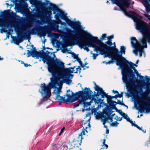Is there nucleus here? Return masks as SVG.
Returning a JSON list of instances; mask_svg holds the SVG:
<instances>
[{
  "mask_svg": "<svg viewBox=\"0 0 150 150\" xmlns=\"http://www.w3.org/2000/svg\"><path fill=\"white\" fill-rule=\"evenodd\" d=\"M50 32H51V30H46L43 32L42 34H41L40 35V37H41L42 36H44L45 35L46 33H47L48 34H49V33H50Z\"/></svg>",
  "mask_w": 150,
  "mask_h": 150,
  "instance_id": "27",
  "label": "nucleus"
},
{
  "mask_svg": "<svg viewBox=\"0 0 150 150\" xmlns=\"http://www.w3.org/2000/svg\"><path fill=\"white\" fill-rule=\"evenodd\" d=\"M98 91H97V93H95L96 96L97 97L99 96L100 95L101 96V97L102 98H104L105 95L106 94V93L102 89V88H101L100 89H98Z\"/></svg>",
  "mask_w": 150,
  "mask_h": 150,
  "instance_id": "17",
  "label": "nucleus"
},
{
  "mask_svg": "<svg viewBox=\"0 0 150 150\" xmlns=\"http://www.w3.org/2000/svg\"><path fill=\"white\" fill-rule=\"evenodd\" d=\"M68 53L71 54L72 57H73V58L74 59H77L78 57V54L76 55V54L74 53L73 52H68Z\"/></svg>",
  "mask_w": 150,
  "mask_h": 150,
  "instance_id": "29",
  "label": "nucleus"
},
{
  "mask_svg": "<svg viewBox=\"0 0 150 150\" xmlns=\"http://www.w3.org/2000/svg\"><path fill=\"white\" fill-rule=\"evenodd\" d=\"M122 117L120 118V117H118L117 116H116V117L115 118V119H116L117 120L121 121L122 120Z\"/></svg>",
  "mask_w": 150,
  "mask_h": 150,
  "instance_id": "37",
  "label": "nucleus"
},
{
  "mask_svg": "<svg viewBox=\"0 0 150 150\" xmlns=\"http://www.w3.org/2000/svg\"><path fill=\"white\" fill-rule=\"evenodd\" d=\"M69 92L71 93V96H73L71 99V103L75 101L78 99L80 97L81 98L79 99V103L83 104H85L86 101L88 99V95H86L84 89L82 91H79L78 92H76L75 93L71 91H70L69 89L67 90V92Z\"/></svg>",
  "mask_w": 150,
  "mask_h": 150,
  "instance_id": "9",
  "label": "nucleus"
},
{
  "mask_svg": "<svg viewBox=\"0 0 150 150\" xmlns=\"http://www.w3.org/2000/svg\"><path fill=\"white\" fill-rule=\"evenodd\" d=\"M61 91L60 90L58 89V92L56 94V98L55 99V100H58L59 101H62L64 103H67L68 102H70L71 99V98L73 96L70 95L69 94H68L67 92L66 93V95H64V97L61 96L59 95V92Z\"/></svg>",
  "mask_w": 150,
  "mask_h": 150,
  "instance_id": "12",
  "label": "nucleus"
},
{
  "mask_svg": "<svg viewBox=\"0 0 150 150\" xmlns=\"http://www.w3.org/2000/svg\"><path fill=\"white\" fill-rule=\"evenodd\" d=\"M85 130L86 131V129H83L82 132L79 135L78 138H79V139H81V141L82 139V135L85 134Z\"/></svg>",
  "mask_w": 150,
  "mask_h": 150,
  "instance_id": "26",
  "label": "nucleus"
},
{
  "mask_svg": "<svg viewBox=\"0 0 150 150\" xmlns=\"http://www.w3.org/2000/svg\"><path fill=\"white\" fill-rule=\"evenodd\" d=\"M139 77L141 79H142V82H144V77L143 76L141 75H139Z\"/></svg>",
  "mask_w": 150,
  "mask_h": 150,
  "instance_id": "44",
  "label": "nucleus"
},
{
  "mask_svg": "<svg viewBox=\"0 0 150 150\" xmlns=\"http://www.w3.org/2000/svg\"><path fill=\"white\" fill-rule=\"evenodd\" d=\"M105 133L106 134H108L109 133V130L108 129H106Z\"/></svg>",
  "mask_w": 150,
  "mask_h": 150,
  "instance_id": "61",
  "label": "nucleus"
},
{
  "mask_svg": "<svg viewBox=\"0 0 150 150\" xmlns=\"http://www.w3.org/2000/svg\"><path fill=\"white\" fill-rule=\"evenodd\" d=\"M145 77L146 80L148 84L146 87V93H149L150 92V88H149V87L150 86V82H149V81H150V78L149 77H148L147 76H145Z\"/></svg>",
  "mask_w": 150,
  "mask_h": 150,
  "instance_id": "20",
  "label": "nucleus"
},
{
  "mask_svg": "<svg viewBox=\"0 0 150 150\" xmlns=\"http://www.w3.org/2000/svg\"><path fill=\"white\" fill-rule=\"evenodd\" d=\"M121 115H122L125 119H126L127 117L128 116L124 112L122 113Z\"/></svg>",
  "mask_w": 150,
  "mask_h": 150,
  "instance_id": "39",
  "label": "nucleus"
},
{
  "mask_svg": "<svg viewBox=\"0 0 150 150\" xmlns=\"http://www.w3.org/2000/svg\"><path fill=\"white\" fill-rule=\"evenodd\" d=\"M126 119L127 121L129 122L131 120L130 118L128 116L127 117L126 119Z\"/></svg>",
  "mask_w": 150,
  "mask_h": 150,
  "instance_id": "52",
  "label": "nucleus"
},
{
  "mask_svg": "<svg viewBox=\"0 0 150 150\" xmlns=\"http://www.w3.org/2000/svg\"><path fill=\"white\" fill-rule=\"evenodd\" d=\"M80 104H81L79 103H79L74 105L75 107H78Z\"/></svg>",
  "mask_w": 150,
  "mask_h": 150,
  "instance_id": "57",
  "label": "nucleus"
},
{
  "mask_svg": "<svg viewBox=\"0 0 150 150\" xmlns=\"http://www.w3.org/2000/svg\"><path fill=\"white\" fill-rule=\"evenodd\" d=\"M123 103H122L120 100H117V102H116V104H118L122 105L123 104Z\"/></svg>",
  "mask_w": 150,
  "mask_h": 150,
  "instance_id": "41",
  "label": "nucleus"
},
{
  "mask_svg": "<svg viewBox=\"0 0 150 150\" xmlns=\"http://www.w3.org/2000/svg\"><path fill=\"white\" fill-rule=\"evenodd\" d=\"M36 29H32L31 31H27L26 32L24 33V35H22L21 36L23 38H25L26 39H29L30 38V34H32V35H34L36 34Z\"/></svg>",
  "mask_w": 150,
  "mask_h": 150,
  "instance_id": "16",
  "label": "nucleus"
},
{
  "mask_svg": "<svg viewBox=\"0 0 150 150\" xmlns=\"http://www.w3.org/2000/svg\"><path fill=\"white\" fill-rule=\"evenodd\" d=\"M116 105V104H115L113 106H112L111 107L113 109H115L116 111H117L118 109L117 108L115 105Z\"/></svg>",
  "mask_w": 150,
  "mask_h": 150,
  "instance_id": "42",
  "label": "nucleus"
},
{
  "mask_svg": "<svg viewBox=\"0 0 150 150\" xmlns=\"http://www.w3.org/2000/svg\"><path fill=\"white\" fill-rule=\"evenodd\" d=\"M98 55V54L93 53V57L94 59H96V57Z\"/></svg>",
  "mask_w": 150,
  "mask_h": 150,
  "instance_id": "38",
  "label": "nucleus"
},
{
  "mask_svg": "<svg viewBox=\"0 0 150 150\" xmlns=\"http://www.w3.org/2000/svg\"><path fill=\"white\" fill-rule=\"evenodd\" d=\"M63 80L65 81L66 83L67 84H70V83L72 81L71 79H69V78H68V77H67L66 78H65Z\"/></svg>",
  "mask_w": 150,
  "mask_h": 150,
  "instance_id": "28",
  "label": "nucleus"
},
{
  "mask_svg": "<svg viewBox=\"0 0 150 150\" xmlns=\"http://www.w3.org/2000/svg\"><path fill=\"white\" fill-rule=\"evenodd\" d=\"M112 92L114 93H117V94L118 93H119L117 91L114 90H113L112 91Z\"/></svg>",
  "mask_w": 150,
  "mask_h": 150,
  "instance_id": "51",
  "label": "nucleus"
},
{
  "mask_svg": "<svg viewBox=\"0 0 150 150\" xmlns=\"http://www.w3.org/2000/svg\"><path fill=\"white\" fill-rule=\"evenodd\" d=\"M106 115L107 116V117L105 116H103V117H104L105 118L106 120H107L108 119H110V121L111 122H112L113 121V118L110 116V115H109V114L108 112L106 113Z\"/></svg>",
  "mask_w": 150,
  "mask_h": 150,
  "instance_id": "25",
  "label": "nucleus"
},
{
  "mask_svg": "<svg viewBox=\"0 0 150 150\" xmlns=\"http://www.w3.org/2000/svg\"><path fill=\"white\" fill-rule=\"evenodd\" d=\"M128 65H129V68H132L133 67H134V66H135L136 67H137V65L133 63L132 62L130 61L128 63H125L123 64V67H121L120 68L121 69H123L124 68H127V66H129Z\"/></svg>",
  "mask_w": 150,
  "mask_h": 150,
  "instance_id": "18",
  "label": "nucleus"
},
{
  "mask_svg": "<svg viewBox=\"0 0 150 150\" xmlns=\"http://www.w3.org/2000/svg\"><path fill=\"white\" fill-rule=\"evenodd\" d=\"M80 65H81V67H84L85 65H84V64H83L82 63V62H81V63L80 64Z\"/></svg>",
  "mask_w": 150,
  "mask_h": 150,
  "instance_id": "56",
  "label": "nucleus"
},
{
  "mask_svg": "<svg viewBox=\"0 0 150 150\" xmlns=\"http://www.w3.org/2000/svg\"><path fill=\"white\" fill-rule=\"evenodd\" d=\"M107 38V37H106V34H103L101 37L100 38V40L101 41H103L105 40V38Z\"/></svg>",
  "mask_w": 150,
  "mask_h": 150,
  "instance_id": "30",
  "label": "nucleus"
},
{
  "mask_svg": "<svg viewBox=\"0 0 150 150\" xmlns=\"http://www.w3.org/2000/svg\"><path fill=\"white\" fill-rule=\"evenodd\" d=\"M143 106L145 107V108H141L139 111L140 112V113L143 112L144 111V110L145 109L146 111H148V112H150V105H148L147 106H146L144 104L143 105ZM139 111L138 113H139Z\"/></svg>",
  "mask_w": 150,
  "mask_h": 150,
  "instance_id": "22",
  "label": "nucleus"
},
{
  "mask_svg": "<svg viewBox=\"0 0 150 150\" xmlns=\"http://www.w3.org/2000/svg\"><path fill=\"white\" fill-rule=\"evenodd\" d=\"M94 84L95 85V87L94 89L95 91H98V89H100L101 88L99 87L97 85L95 82H94Z\"/></svg>",
  "mask_w": 150,
  "mask_h": 150,
  "instance_id": "31",
  "label": "nucleus"
},
{
  "mask_svg": "<svg viewBox=\"0 0 150 150\" xmlns=\"http://www.w3.org/2000/svg\"><path fill=\"white\" fill-rule=\"evenodd\" d=\"M116 112H118V113H119V114H120L121 115H122V113H123V112L122 111V110H117V111H116Z\"/></svg>",
  "mask_w": 150,
  "mask_h": 150,
  "instance_id": "43",
  "label": "nucleus"
},
{
  "mask_svg": "<svg viewBox=\"0 0 150 150\" xmlns=\"http://www.w3.org/2000/svg\"><path fill=\"white\" fill-rule=\"evenodd\" d=\"M125 14L129 17L131 18L136 23V28L138 30H139L143 35H150V30L148 28L147 23L142 20V18L139 16L138 14L133 11H125Z\"/></svg>",
  "mask_w": 150,
  "mask_h": 150,
  "instance_id": "5",
  "label": "nucleus"
},
{
  "mask_svg": "<svg viewBox=\"0 0 150 150\" xmlns=\"http://www.w3.org/2000/svg\"><path fill=\"white\" fill-rule=\"evenodd\" d=\"M74 75L71 74H68V75L67 76L68 78H69V77H71V79H72V78L73 77Z\"/></svg>",
  "mask_w": 150,
  "mask_h": 150,
  "instance_id": "50",
  "label": "nucleus"
},
{
  "mask_svg": "<svg viewBox=\"0 0 150 150\" xmlns=\"http://www.w3.org/2000/svg\"><path fill=\"white\" fill-rule=\"evenodd\" d=\"M96 119H99L100 118V114H98L96 115Z\"/></svg>",
  "mask_w": 150,
  "mask_h": 150,
  "instance_id": "48",
  "label": "nucleus"
},
{
  "mask_svg": "<svg viewBox=\"0 0 150 150\" xmlns=\"http://www.w3.org/2000/svg\"><path fill=\"white\" fill-rule=\"evenodd\" d=\"M74 35L76 38L75 41L81 49L83 48L88 52L89 51L88 47H92L94 48V50L96 53L99 51V47L93 44L96 42L92 40L95 37L86 33L84 30L82 29L79 31H76Z\"/></svg>",
  "mask_w": 150,
  "mask_h": 150,
  "instance_id": "2",
  "label": "nucleus"
},
{
  "mask_svg": "<svg viewBox=\"0 0 150 150\" xmlns=\"http://www.w3.org/2000/svg\"><path fill=\"white\" fill-rule=\"evenodd\" d=\"M47 14H48V15L50 16L51 15L52 13V12L51 11H48L47 12Z\"/></svg>",
  "mask_w": 150,
  "mask_h": 150,
  "instance_id": "58",
  "label": "nucleus"
},
{
  "mask_svg": "<svg viewBox=\"0 0 150 150\" xmlns=\"http://www.w3.org/2000/svg\"><path fill=\"white\" fill-rule=\"evenodd\" d=\"M112 98H115L116 99L117 98V94L115 95V96H111Z\"/></svg>",
  "mask_w": 150,
  "mask_h": 150,
  "instance_id": "55",
  "label": "nucleus"
},
{
  "mask_svg": "<svg viewBox=\"0 0 150 150\" xmlns=\"http://www.w3.org/2000/svg\"><path fill=\"white\" fill-rule=\"evenodd\" d=\"M54 87H52L50 85V83L49 85H46L45 83L41 84L40 87L41 91L39 89V91L41 93L42 97V99H41L39 105H40L43 103L44 102L50 98L51 93L50 88Z\"/></svg>",
  "mask_w": 150,
  "mask_h": 150,
  "instance_id": "10",
  "label": "nucleus"
},
{
  "mask_svg": "<svg viewBox=\"0 0 150 150\" xmlns=\"http://www.w3.org/2000/svg\"><path fill=\"white\" fill-rule=\"evenodd\" d=\"M84 90L86 95H88V99H94L95 98H94L95 97H96L95 94L96 92H95L94 93L92 94L93 92L90 90L89 88L85 87Z\"/></svg>",
  "mask_w": 150,
  "mask_h": 150,
  "instance_id": "14",
  "label": "nucleus"
},
{
  "mask_svg": "<svg viewBox=\"0 0 150 150\" xmlns=\"http://www.w3.org/2000/svg\"><path fill=\"white\" fill-rule=\"evenodd\" d=\"M3 16L4 17H9L11 19L15 20L16 18L13 15H12L11 13L10 10H4L2 12Z\"/></svg>",
  "mask_w": 150,
  "mask_h": 150,
  "instance_id": "15",
  "label": "nucleus"
},
{
  "mask_svg": "<svg viewBox=\"0 0 150 150\" xmlns=\"http://www.w3.org/2000/svg\"><path fill=\"white\" fill-rule=\"evenodd\" d=\"M132 69L136 74H138V71L134 67L130 68L129 66H127V68L121 69L122 80L123 82L125 83L126 87L128 90L131 89L132 86L134 84L135 80L136 79Z\"/></svg>",
  "mask_w": 150,
  "mask_h": 150,
  "instance_id": "6",
  "label": "nucleus"
},
{
  "mask_svg": "<svg viewBox=\"0 0 150 150\" xmlns=\"http://www.w3.org/2000/svg\"><path fill=\"white\" fill-rule=\"evenodd\" d=\"M144 16L147 18L150 21V15L148 14H144Z\"/></svg>",
  "mask_w": 150,
  "mask_h": 150,
  "instance_id": "40",
  "label": "nucleus"
},
{
  "mask_svg": "<svg viewBox=\"0 0 150 150\" xmlns=\"http://www.w3.org/2000/svg\"><path fill=\"white\" fill-rule=\"evenodd\" d=\"M50 6L49 7V9L53 11V13L54 14H56V12H57V14L55 15L56 19L62 25H64L65 22L62 21L59 19V17H60L61 19L65 20L69 26L75 30V31L71 30V32H75L76 33V31H79L81 29V26L79 21H71L66 17L67 13L65 14L64 12L61 11L55 5L50 3Z\"/></svg>",
  "mask_w": 150,
  "mask_h": 150,
  "instance_id": "3",
  "label": "nucleus"
},
{
  "mask_svg": "<svg viewBox=\"0 0 150 150\" xmlns=\"http://www.w3.org/2000/svg\"><path fill=\"white\" fill-rule=\"evenodd\" d=\"M76 59V61H78L79 64L81 63L82 61H81L80 59L79 58V57H78Z\"/></svg>",
  "mask_w": 150,
  "mask_h": 150,
  "instance_id": "46",
  "label": "nucleus"
},
{
  "mask_svg": "<svg viewBox=\"0 0 150 150\" xmlns=\"http://www.w3.org/2000/svg\"><path fill=\"white\" fill-rule=\"evenodd\" d=\"M123 92H121V93L120 94H119V93L117 94V98L118 97L119 98H121L123 97Z\"/></svg>",
  "mask_w": 150,
  "mask_h": 150,
  "instance_id": "36",
  "label": "nucleus"
},
{
  "mask_svg": "<svg viewBox=\"0 0 150 150\" xmlns=\"http://www.w3.org/2000/svg\"><path fill=\"white\" fill-rule=\"evenodd\" d=\"M94 100L95 101L96 103L99 104V103L101 104L103 101V100L101 98H98V97H97V99L95 98Z\"/></svg>",
  "mask_w": 150,
  "mask_h": 150,
  "instance_id": "24",
  "label": "nucleus"
},
{
  "mask_svg": "<svg viewBox=\"0 0 150 150\" xmlns=\"http://www.w3.org/2000/svg\"><path fill=\"white\" fill-rule=\"evenodd\" d=\"M110 54H108V57H109L110 58H111L112 59L110 60H109L108 62H105L106 64V65H107L108 64H110L112 63H113V62L115 61H116L115 59L116 58L115 56H114V55H113V56L110 55Z\"/></svg>",
  "mask_w": 150,
  "mask_h": 150,
  "instance_id": "21",
  "label": "nucleus"
},
{
  "mask_svg": "<svg viewBox=\"0 0 150 150\" xmlns=\"http://www.w3.org/2000/svg\"><path fill=\"white\" fill-rule=\"evenodd\" d=\"M75 67L74 66L73 67L65 69L64 63L59 60L50 72L52 75L50 79L51 83H50V85L52 87L62 85V81L61 79H64L68 74L74 73V69Z\"/></svg>",
  "mask_w": 150,
  "mask_h": 150,
  "instance_id": "1",
  "label": "nucleus"
},
{
  "mask_svg": "<svg viewBox=\"0 0 150 150\" xmlns=\"http://www.w3.org/2000/svg\"><path fill=\"white\" fill-rule=\"evenodd\" d=\"M120 47V52H121L122 51H125L126 49L125 47L123 46H121Z\"/></svg>",
  "mask_w": 150,
  "mask_h": 150,
  "instance_id": "35",
  "label": "nucleus"
},
{
  "mask_svg": "<svg viewBox=\"0 0 150 150\" xmlns=\"http://www.w3.org/2000/svg\"><path fill=\"white\" fill-rule=\"evenodd\" d=\"M138 51L137 50H136V49L135 50H134V53L137 56L138 55Z\"/></svg>",
  "mask_w": 150,
  "mask_h": 150,
  "instance_id": "49",
  "label": "nucleus"
},
{
  "mask_svg": "<svg viewBox=\"0 0 150 150\" xmlns=\"http://www.w3.org/2000/svg\"><path fill=\"white\" fill-rule=\"evenodd\" d=\"M129 122H130L132 126H134V124L133 123V122L131 120Z\"/></svg>",
  "mask_w": 150,
  "mask_h": 150,
  "instance_id": "60",
  "label": "nucleus"
},
{
  "mask_svg": "<svg viewBox=\"0 0 150 150\" xmlns=\"http://www.w3.org/2000/svg\"><path fill=\"white\" fill-rule=\"evenodd\" d=\"M65 129V127H63L61 130H60V132H63L64 130V129Z\"/></svg>",
  "mask_w": 150,
  "mask_h": 150,
  "instance_id": "59",
  "label": "nucleus"
},
{
  "mask_svg": "<svg viewBox=\"0 0 150 150\" xmlns=\"http://www.w3.org/2000/svg\"><path fill=\"white\" fill-rule=\"evenodd\" d=\"M93 40L96 42V44H97L99 47V52L100 54L102 55L106 54H109L111 53H113V52H111L109 50L110 49L108 47H111L112 45V42L108 40V43L107 45L103 43L102 41L100 40L98 38L96 37H94L93 38Z\"/></svg>",
  "mask_w": 150,
  "mask_h": 150,
  "instance_id": "8",
  "label": "nucleus"
},
{
  "mask_svg": "<svg viewBox=\"0 0 150 150\" xmlns=\"http://www.w3.org/2000/svg\"><path fill=\"white\" fill-rule=\"evenodd\" d=\"M119 124V123L116 121H115L114 122H112L111 124V125L112 126H115L117 127V125Z\"/></svg>",
  "mask_w": 150,
  "mask_h": 150,
  "instance_id": "32",
  "label": "nucleus"
},
{
  "mask_svg": "<svg viewBox=\"0 0 150 150\" xmlns=\"http://www.w3.org/2000/svg\"><path fill=\"white\" fill-rule=\"evenodd\" d=\"M105 141H106V140L105 139H104L103 140V144H105Z\"/></svg>",
  "mask_w": 150,
  "mask_h": 150,
  "instance_id": "62",
  "label": "nucleus"
},
{
  "mask_svg": "<svg viewBox=\"0 0 150 150\" xmlns=\"http://www.w3.org/2000/svg\"><path fill=\"white\" fill-rule=\"evenodd\" d=\"M131 44L133 47L139 52V56L142 57V53L144 52L143 47L135 37H133L131 39Z\"/></svg>",
  "mask_w": 150,
  "mask_h": 150,
  "instance_id": "11",
  "label": "nucleus"
},
{
  "mask_svg": "<svg viewBox=\"0 0 150 150\" xmlns=\"http://www.w3.org/2000/svg\"><path fill=\"white\" fill-rule=\"evenodd\" d=\"M134 126L136 127H137V129H138L139 127L137 124H134Z\"/></svg>",
  "mask_w": 150,
  "mask_h": 150,
  "instance_id": "54",
  "label": "nucleus"
},
{
  "mask_svg": "<svg viewBox=\"0 0 150 150\" xmlns=\"http://www.w3.org/2000/svg\"><path fill=\"white\" fill-rule=\"evenodd\" d=\"M110 49L109 50L111 52H113V54L115 56V59L116 62V64L117 66H119L120 67H123V64L125 63H127L129 61L127 60L125 58L123 57V54H125V51H122L121 52L118 50V49L116 48H114L113 47H108Z\"/></svg>",
  "mask_w": 150,
  "mask_h": 150,
  "instance_id": "7",
  "label": "nucleus"
},
{
  "mask_svg": "<svg viewBox=\"0 0 150 150\" xmlns=\"http://www.w3.org/2000/svg\"><path fill=\"white\" fill-rule=\"evenodd\" d=\"M147 42L150 44V35L146 34L143 35V38L141 40L143 46V49L144 48H147L146 42Z\"/></svg>",
  "mask_w": 150,
  "mask_h": 150,
  "instance_id": "13",
  "label": "nucleus"
},
{
  "mask_svg": "<svg viewBox=\"0 0 150 150\" xmlns=\"http://www.w3.org/2000/svg\"><path fill=\"white\" fill-rule=\"evenodd\" d=\"M123 105H123V106H124L126 107L127 108H128V107L127 105H125V104L124 103H123Z\"/></svg>",
  "mask_w": 150,
  "mask_h": 150,
  "instance_id": "64",
  "label": "nucleus"
},
{
  "mask_svg": "<svg viewBox=\"0 0 150 150\" xmlns=\"http://www.w3.org/2000/svg\"><path fill=\"white\" fill-rule=\"evenodd\" d=\"M105 97L107 98V101L108 102V103L110 101L114 102V101L112 100V98L111 96L108 95V93H106V94L105 95Z\"/></svg>",
  "mask_w": 150,
  "mask_h": 150,
  "instance_id": "23",
  "label": "nucleus"
},
{
  "mask_svg": "<svg viewBox=\"0 0 150 150\" xmlns=\"http://www.w3.org/2000/svg\"><path fill=\"white\" fill-rule=\"evenodd\" d=\"M78 69H79V70H81V68L80 66H79L78 67V68H76V71L74 72V73H78Z\"/></svg>",
  "mask_w": 150,
  "mask_h": 150,
  "instance_id": "45",
  "label": "nucleus"
},
{
  "mask_svg": "<svg viewBox=\"0 0 150 150\" xmlns=\"http://www.w3.org/2000/svg\"><path fill=\"white\" fill-rule=\"evenodd\" d=\"M24 66L25 67H28V66H31V65L29 64H28L27 63H24V64H23Z\"/></svg>",
  "mask_w": 150,
  "mask_h": 150,
  "instance_id": "47",
  "label": "nucleus"
},
{
  "mask_svg": "<svg viewBox=\"0 0 150 150\" xmlns=\"http://www.w3.org/2000/svg\"><path fill=\"white\" fill-rule=\"evenodd\" d=\"M90 120V119H89L87 121H85V120H83V124H82V127H83V129H86V132H88L86 130V129L88 128H90L91 127L90 125V124L89 123H88V121H89Z\"/></svg>",
  "mask_w": 150,
  "mask_h": 150,
  "instance_id": "19",
  "label": "nucleus"
},
{
  "mask_svg": "<svg viewBox=\"0 0 150 150\" xmlns=\"http://www.w3.org/2000/svg\"><path fill=\"white\" fill-rule=\"evenodd\" d=\"M108 103L109 104L110 107H111L113 106L114 105H115V103L116 104V101H114V102H112L111 101H110Z\"/></svg>",
  "mask_w": 150,
  "mask_h": 150,
  "instance_id": "34",
  "label": "nucleus"
},
{
  "mask_svg": "<svg viewBox=\"0 0 150 150\" xmlns=\"http://www.w3.org/2000/svg\"><path fill=\"white\" fill-rule=\"evenodd\" d=\"M107 38L108 41L112 42V39H113L114 38V35H112L110 36H108V37H107Z\"/></svg>",
  "mask_w": 150,
  "mask_h": 150,
  "instance_id": "33",
  "label": "nucleus"
},
{
  "mask_svg": "<svg viewBox=\"0 0 150 150\" xmlns=\"http://www.w3.org/2000/svg\"><path fill=\"white\" fill-rule=\"evenodd\" d=\"M34 50H33L32 52L29 50H28L27 54L28 57L31 56L32 57H36V58H38L39 57L42 58V60L44 63L46 62L47 64L48 71L50 72L52 69H53L56 64L60 60L56 59H54V57H52L49 55L50 52L48 50H47L46 52L43 50H42V52L37 51L35 47H34Z\"/></svg>",
  "mask_w": 150,
  "mask_h": 150,
  "instance_id": "4",
  "label": "nucleus"
},
{
  "mask_svg": "<svg viewBox=\"0 0 150 150\" xmlns=\"http://www.w3.org/2000/svg\"><path fill=\"white\" fill-rule=\"evenodd\" d=\"M106 121H107V120L105 119H105H104V120H103V125H105V122H106Z\"/></svg>",
  "mask_w": 150,
  "mask_h": 150,
  "instance_id": "53",
  "label": "nucleus"
},
{
  "mask_svg": "<svg viewBox=\"0 0 150 150\" xmlns=\"http://www.w3.org/2000/svg\"><path fill=\"white\" fill-rule=\"evenodd\" d=\"M112 110H110V112H109V115H111V114L112 113Z\"/></svg>",
  "mask_w": 150,
  "mask_h": 150,
  "instance_id": "63",
  "label": "nucleus"
}]
</instances>
